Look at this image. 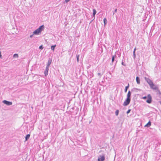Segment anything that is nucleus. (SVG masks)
<instances>
[{
  "instance_id": "nucleus-1",
  "label": "nucleus",
  "mask_w": 161,
  "mask_h": 161,
  "mask_svg": "<svg viewBox=\"0 0 161 161\" xmlns=\"http://www.w3.org/2000/svg\"><path fill=\"white\" fill-rule=\"evenodd\" d=\"M44 27V25H42L40 26L39 28L33 32V34L36 35H38L39 33L41 32L43 30Z\"/></svg>"
},
{
  "instance_id": "nucleus-2",
  "label": "nucleus",
  "mask_w": 161,
  "mask_h": 161,
  "mask_svg": "<svg viewBox=\"0 0 161 161\" xmlns=\"http://www.w3.org/2000/svg\"><path fill=\"white\" fill-rule=\"evenodd\" d=\"M145 80L147 81V82L148 83L149 85L150 86H151L153 85V82L152 81V80L149 79V78H147L145 77L144 78Z\"/></svg>"
},
{
  "instance_id": "nucleus-3",
  "label": "nucleus",
  "mask_w": 161,
  "mask_h": 161,
  "mask_svg": "<svg viewBox=\"0 0 161 161\" xmlns=\"http://www.w3.org/2000/svg\"><path fill=\"white\" fill-rule=\"evenodd\" d=\"M130 98H127L126 99L124 102L123 105L124 106H126L128 105L130 103Z\"/></svg>"
},
{
  "instance_id": "nucleus-4",
  "label": "nucleus",
  "mask_w": 161,
  "mask_h": 161,
  "mask_svg": "<svg viewBox=\"0 0 161 161\" xmlns=\"http://www.w3.org/2000/svg\"><path fill=\"white\" fill-rule=\"evenodd\" d=\"M147 99L146 101V102L148 103H150L152 102V97L150 94H148L147 95Z\"/></svg>"
},
{
  "instance_id": "nucleus-5",
  "label": "nucleus",
  "mask_w": 161,
  "mask_h": 161,
  "mask_svg": "<svg viewBox=\"0 0 161 161\" xmlns=\"http://www.w3.org/2000/svg\"><path fill=\"white\" fill-rule=\"evenodd\" d=\"M3 103L4 104L7 105L9 106L12 105V103L11 102L8 101L6 100H4L3 101Z\"/></svg>"
},
{
  "instance_id": "nucleus-6",
  "label": "nucleus",
  "mask_w": 161,
  "mask_h": 161,
  "mask_svg": "<svg viewBox=\"0 0 161 161\" xmlns=\"http://www.w3.org/2000/svg\"><path fill=\"white\" fill-rule=\"evenodd\" d=\"M150 87L151 89H152L153 90H158V87L157 86L154 85L153 84V85H152V86H150Z\"/></svg>"
},
{
  "instance_id": "nucleus-7",
  "label": "nucleus",
  "mask_w": 161,
  "mask_h": 161,
  "mask_svg": "<svg viewBox=\"0 0 161 161\" xmlns=\"http://www.w3.org/2000/svg\"><path fill=\"white\" fill-rule=\"evenodd\" d=\"M49 70V67H46V69L44 72L45 76H47L48 75V72Z\"/></svg>"
},
{
  "instance_id": "nucleus-8",
  "label": "nucleus",
  "mask_w": 161,
  "mask_h": 161,
  "mask_svg": "<svg viewBox=\"0 0 161 161\" xmlns=\"http://www.w3.org/2000/svg\"><path fill=\"white\" fill-rule=\"evenodd\" d=\"M136 80L137 84H139L140 83V79L139 77L137 76L136 78Z\"/></svg>"
},
{
  "instance_id": "nucleus-9",
  "label": "nucleus",
  "mask_w": 161,
  "mask_h": 161,
  "mask_svg": "<svg viewBox=\"0 0 161 161\" xmlns=\"http://www.w3.org/2000/svg\"><path fill=\"white\" fill-rule=\"evenodd\" d=\"M98 158H100V160L101 161H104L105 160V156L103 155L100 157H98Z\"/></svg>"
},
{
  "instance_id": "nucleus-10",
  "label": "nucleus",
  "mask_w": 161,
  "mask_h": 161,
  "mask_svg": "<svg viewBox=\"0 0 161 161\" xmlns=\"http://www.w3.org/2000/svg\"><path fill=\"white\" fill-rule=\"evenodd\" d=\"M131 92L130 91H129L127 94V98H130L131 96Z\"/></svg>"
},
{
  "instance_id": "nucleus-11",
  "label": "nucleus",
  "mask_w": 161,
  "mask_h": 161,
  "mask_svg": "<svg viewBox=\"0 0 161 161\" xmlns=\"http://www.w3.org/2000/svg\"><path fill=\"white\" fill-rule=\"evenodd\" d=\"M151 125V122L149 121L148 123L145 125V127H149Z\"/></svg>"
},
{
  "instance_id": "nucleus-12",
  "label": "nucleus",
  "mask_w": 161,
  "mask_h": 161,
  "mask_svg": "<svg viewBox=\"0 0 161 161\" xmlns=\"http://www.w3.org/2000/svg\"><path fill=\"white\" fill-rule=\"evenodd\" d=\"M30 134H27L26 136L25 137V141H27L28 139L30 137Z\"/></svg>"
},
{
  "instance_id": "nucleus-13",
  "label": "nucleus",
  "mask_w": 161,
  "mask_h": 161,
  "mask_svg": "<svg viewBox=\"0 0 161 161\" xmlns=\"http://www.w3.org/2000/svg\"><path fill=\"white\" fill-rule=\"evenodd\" d=\"M129 85L128 84V85L127 86H126L125 87V92H127V89L129 88Z\"/></svg>"
},
{
  "instance_id": "nucleus-14",
  "label": "nucleus",
  "mask_w": 161,
  "mask_h": 161,
  "mask_svg": "<svg viewBox=\"0 0 161 161\" xmlns=\"http://www.w3.org/2000/svg\"><path fill=\"white\" fill-rule=\"evenodd\" d=\"M51 61H50L49 60H48V63L47 64V67H49V66H50V64H51Z\"/></svg>"
},
{
  "instance_id": "nucleus-15",
  "label": "nucleus",
  "mask_w": 161,
  "mask_h": 161,
  "mask_svg": "<svg viewBox=\"0 0 161 161\" xmlns=\"http://www.w3.org/2000/svg\"><path fill=\"white\" fill-rule=\"evenodd\" d=\"M103 22L105 25L107 23V20L106 18H105L103 19Z\"/></svg>"
},
{
  "instance_id": "nucleus-16",
  "label": "nucleus",
  "mask_w": 161,
  "mask_h": 161,
  "mask_svg": "<svg viewBox=\"0 0 161 161\" xmlns=\"http://www.w3.org/2000/svg\"><path fill=\"white\" fill-rule=\"evenodd\" d=\"M97 13L96 10L95 9H93V15L94 17Z\"/></svg>"
},
{
  "instance_id": "nucleus-17",
  "label": "nucleus",
  "mask_w": 161,
  "mask_h": 161,
  "mask_svg": "<svg viewBox=\"0 0 161 161\" xmlns=\"http://www.w3.org/2000/svg\"><path fill=\"white\" fill-rule=\"evenodd\" d=\"M56 45H53L51 47V49L52 50H53V51L54 50L55 48L56 47Z\"/></svg>"
},
{
  "instance_id": "nucleus-18",
  "label": "nucleus",
  "mask_w": 161,
  "mask_h": 161,
  "mask_svg": "<svg viewBox=\"0 0 161 161\" xmlns=\"http://www.w3.org/2000/svg\"><path fill=\"white\" fill-rule=\"evenodd\" d=\"M79 57H80V55H79L77 54L76 55L77 60V62H79Z\"/></svg>"
},
{
  "instance_id": "nucleus-19",
  "label": "nucleus",
  "mask_w": 161,
  "mask_h": 161,
  "mask_svg": "<svg viewBox=\"0 0 161 161\" xmlns=\"http://www.w3.org/2000/svg\"><path fill=\"white\" fill-rule=\"evenodd\" d=\"M116 57V56L115 55L114 56H113L112 57V62L113 63L114 61L115 57Z\"/></svg>"
},
{
  "instance_id": "nucleus-20",
  "label": "nucleus",
  "mask_w": 161,
  "mask_h": 161,
  "mask_svg": "<svg viewBox=\"0 0 161 161\" xmlns=\"http://www.w3.org/2000/svg\"><path fill=\"white\" fill-rule=\"evenodd\" d=\"M13 57L14 58H18L19 57V56L18 54H14L13 55Z\"/></svg>"
},
{
  "instance_id": "nucleus-21",
  "label": "nucleus",
  "mask_w": 161,
  "mask_h": 161,
  "mask_svg": "<svg viewBox=\"0 0 161 161\" xmlns=\"http://www.w3.org/2000/svg\"><path fill=\"white\" fill-rule=\"evenodd\" d=\"M119 111L118 110H117L115 112V114L117 116L119 114Z\"/></svg>"
},
{
  "instance_id": "nucleus-22",
  "label": "nucleus",
  "mask_w": 161,
  "mask_h": 161,
  "mask_svg": "<svg viewBox=\"0 0 161 161\" xmlns=\"http://www.w3.org/2000/svg\"><path fill=\"white\" fill-rule=\"evenodd\" d=\"M136 55L135 54V53L134 51H133V58H136Z\"/></svg>"
},
{
  "instance_id": "nucleus-23",
  "label": "nucleus",
  "mask_w": 161,
  "mask_h": 161,
  "mask_svg": "<svg viewBox=\"0 0 161 161\" xmlns=\"http://www.w3.org/2000/svg\"><path fill=\"white\" fill-rule=\"evenodd\" d=\"M39 49H42L43 48V46L42 45H41V46H40V47H39Z\"/></svg>"
},
{
  "instance_id": "nucleus-24",
  "label": "nucleus",
  "mask_w": 161,
  "mask_h": 161,
  "mask_svg": "<svg viewBox=\"0 0 161 161\" xmlns=\"http://www.w3.org/2000/svg\"><path fill=\"white\" fill-rule=\"evenodd\" d=\"M99 76V77H101L102 75V74H101V73H98L97 74Z\"/></svg>"
},
{
  "instance_id": "nucleus-25",
  "label": "nucleus",
  "mask_w": 161,
  "mask_h": 161,
  "mask_svg": "<svg viewBox=\"0 0 161 161\" xmlns=\"http://www.w3.org/2000/svg\"><path fill=\"white\" fill-rule=\"evenodd\" d=\"M131 110L130 109H129L127 112L126 113L127 114H128L130 112Z\"/></svg>"
},
{
  "instance_id": "nucleus-26",
  "label": "nucleus",
  "mask_w": 161,
  "mask_h": 161,
  "mask_svg": "<svg viewBox=\"0 0 161 161\" xmlns=\"http://www.w3.org/2000/svg\"><path fill=\"white\" fill-rule=\"evenodd\" d=\"M147 98V97L145 96V97H142V98H143V99H146Z\"/></svg>"
},
{
  "instance_id": "nucleus-27",
  "label": "nucleus",
  "mask_w": 161,
  "mask_h": 161,
  "mask_svg": "<svg viewBox=\"0 0 161 161\" xmlns=\"http://www.w3.org/2000/svg\"><path fill=\"white\" fill-rule=\"evenodd\" d=\"M117 9H115V10H114V13H113V14H114V13H116V12H117Z\"/></svg>"
},
{
  "instance_id": "nucleus-28",
  "label": "nucleus",
  "mask_w": 161,
  "mask_h": 161,
  "mask_svg": "<svg viewBox=\"0 0 161 161\" xmlns=\"http://www.w3.org/2000/svg\"><path fill=\"white\" fill-rule=\"evenodd\" d=\"M122 64L124 66H125L126 65L123 62H122Z\"/></svg>"
},
{
  "instance_id": "nucleus-29",
  "label": "nucleus",
  "mask_w": 161,
  "mask_h": 161,
  "mask_svg": "<svg viewBox=\"0 0 161 161\" xmlns=\"http://www.w3.org/2000/svg\"><path fill=\"white\" fill-rule=\"evenodd\" d=\"M0 58H2V55L1 54V52H0Z\"/></svg>"
},
{
  "instance_id": "nucleus-30",
  "label": "nucleus",
  "mask_w": 161,
  "mask_h": 161,
  "mask_svg": "<svg viewBox=\"0 0 161 161\" xmlns=\"http://www.w3.org/2000/svg\"><path fill=\"white\" fill-rule=\"evenodd\" d=\"M33 35H31L30 36V37L31 38H32V37H33Z\"/></svg>"
},
{
  "instance_id": "nucleus-31",
  "label": "nucleus",
  "mask_w": 161,
  "mask_h": 161,
  "mask_svg": "<svg viewBox=\"0 0 161 161\" xmlns=\"http://www.w3.org/2000/svg\"><path fill=\"white\" fill-rule=\"evenodd\" d=\"M136 50V47H135L134 50V52H135Z\"/></svg>"
},
{
  "instance_id": "nucleus-32",
  "label": "nucleus",
  "mask_w": 161,
  "mask_h": 161,
  "mask_svg": "<svg viewBox=\"0 0 161 161\" xmlns=\"http://www.w3.org/2000/svg\"><path fill=\"white\" fill-rule=\"evenodd\" d=\"M98 161H101V160H100V158H98Z\"/></svg>"
},
{
  "instance_id": "nucleus-33",
  "label": "nucleus",
  "mask_w": 161,
  "mask_h": 161,
  "mask_svg": "<svg viewBox=\"0 0 161 161\" xmlns=\"http://www.w3.org/2000/svg\"><path fill=\"white\" fill-rule=\"evenodd\" d=\"M159 103H160V104L161 105V101H160Z\"/></svg>"
}]
</instances>
